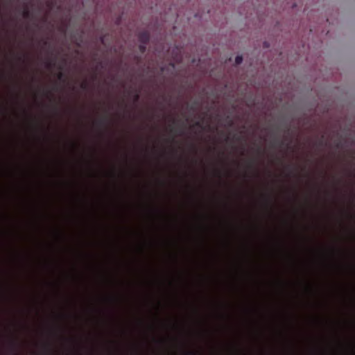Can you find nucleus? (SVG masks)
I'll return each instance as SVG.
<instances>
[{
  "mask_svg": "<svg viewBox=\"0 0 355 355\" xmlns=\"http://www.w3.org/2000/svg\"><path fill=\"white\" fill-rule=\"evenodd\" d=\"M176 123V121L175 119H173V124H175Z\"/></svg>",
  "mask_w": 355,
  "mask_h": 355,
  "instance_id": "26",
  "label": "nucleus"
},
{
  "mask_svg": "<svg viewBox=\"0 0 355 355\" xmlns=\"http://www.w3.org/2000/svg\"><path fill=\"white\" fill-rule=\"evenodd\" d=\"M11 346L13 349H15V346H16V343L13 341H12L11 343Z\"/></svg>",
  "mask_w": 355,
  "mask_h": 355,
  "instance_id": "19",
  "label": "nucleus"
},
{
  "mask_svg": "<svg viewBox=\"0 0 355 355\" xmlns=\"http://www.w3.org/2000/svg\"><path fill=\"white\" fill-rule=\"evenodd\" d=\"M205 214H201V355H205Z\"/></svg>",
  "mask_w": 355,
  "mask_h": 355,
  "instance_id": "3",
  "label": "nucleus"
},
{
  "mask_svg": "<svg viewBox=\"0 0 355 355\" xmlns=\"http://www.w3.org/2000/svg\"><path fill=\"white\" fill-rule=\"evenodd\" d=\"M46 355H51V352L49 350V348H46Z\"/></svg>",
  "mask_w": 355,
  "mask_h": 355,
  "instance_id": "22",
  "label": "nucleus"
},
{
  "mask_svg": "<svg viewBox=\"0 0 355 355\" xmlns=\"http://www.w3.org/2000/svg\"><path fill=\"white\" fill-rule=\"evenodd\" d=\"M139 50L141 53H144L146 51V44L141 43L139 46Z\"/></svg>",
  "mask_w": 355,
  "mask_h": 355,
  "instance_id": "10",
  "label": "nucleus"
},
{
  "mask_svg": "<svg viewBox=\"0 0 355 355\" xmlns=\"http://www.w3.org/2000/svg\"><path fill=\"white\" fill-rule=\"evenodd\" d=\"M322 145H323V141H320L318 142V146H322Z\"/></svg>",
  "mask_w": 355,
  "mask_h": 355,
  "instance_id": "23",
  "label": "nucleus"
},
{
  "mask_svg": "<svg viewBox=\"0 0 355 355\" xmlns=\"http://www.w3.org/2000/svg\"><path fill=\"white\" fill-rule=\"evenodd\" d=\"M229 304L222 298H217L214 302V313L218 318H223L230 312Z\"/></svg>",
  "mask_w": 355,
  "mask_h": 355,
  "instance_id": "6",
  "label": "nucleus"
},
{
  "mask_svg": "<svg viewBox=\"0 0 355 355\" xmlns=\"http://www.w3.org/2000/svg\"><path fill=\"white\" fill-rule=\"evenodd\" d=\"M106 121H107V118H106V117H104V118L101 119L98 121V124H99L100 125H105Z\"/></svg>",
  "mask_w": 355,
  "mask_h": 355,
  "instance_id": "12",
  "label": "nucleus"
},
{
  "mask_svg": "<svg viewBox=\"0 0 355 355\" xmlns=\"http://www.w3.org/2000/svg\"><path fill=\"white\" fill-rule=\"evenodd\" d=\"M22 16L25 19H28L31 17V12L29 9L28 8L27 5L25 6V8L22 12Z\"/></svg>",
  "mask_w": 355,
  "mask_h": 355,
  "instance_id": "8",
  "label": "nucleus"
},
{
  "mask_svg": "<svg viewBox=\"0 0 355 355\" xmlns=\"http://www.w3.org/2000/svg\"><path fill=\"white\" fill-rule=\"evenodd\" d=\"M196 126H198V125H200V122H198V121H196Z\"/></svg>",
  "mask_w": 355,
  "mask_h": 355,
  "instance_id": "24",
  "label": "nucleus"
},
{
  "mask_svg": "<svg viewBox=\"0 0 355 355\" xmlns=\"http://www.w3.org/2000/svg\"><path fill=\"white\" fill-rule=\"evenodd\" d=\"M223 279V275L221 272H219L216 275V281L217 282L218 284H220Z\"/></svg>",
  "mask_w": 355,
  "mask_h": 355,
  "instance_id": "9",
  "label": "nucleus"
},
{
  "mask_svg": "<svg viewBox=\"0 0 355 355\" xmlns=\"http://www.w3.org/2000/svg\"><path fill=\"white\" fill-rule=\"evenodd\" d=\"M253 166H254V162L252 161L250 162L248 164V167L253 168Z\"/></svg>",
  "mask_w": 355,
  "mask_h": 355,
  "instance_id": "18",
  "label": "nucleus"
},
{
  "mask_svg": "<svg viewBox=\"0 0 355 355\" xmlns=\"http://www.w3.org/2000/svg\"><path fill=\"white\" fill-rule=\"evenodd\" d=\"M224 152H218L215 166L213 170L214 177L217 179V186L220 187L227 184L224 180L225 174L229 175V173L226 168L225 160L224 159Z\"/></svg>",
  "mask_w": 355,
  "mask_h": 355,
  "instance_id": "4",
  "label": "nucleus"
},
{
  "mask_svg": "<svg viewBox=\"0 0 355 355\" xmlns=\"http://www.w3.org/2000/svg\"><path fill=\"white\" fill-rule=\"evenodd\" d=\"M243 62V56L242 55H237L235 58V64L236 65H239L241 64Z\"/></svg>",
  "mask_w": 355,
  "mask_h": 355,
  "instance_id": "11",
  "label": "nucleus"
},
{
  "mask_svg": "<svg viewBox=\"0 0 355 355\" xmlns=\"http://www.w3.org/2000/svg\"><path fill=\"white\" fill-rule=\"evenodd\" d=\"M261 147L259 146L257 147V153H261Z\"/></svg>",
  "mask_w": 355,
  "mask_h": 355,
  "instance_id": "20",
  "label": "nucleus"
},
{
  "mask_svg": "<svg viewBox=\"0 0 355 355\" xmlns=\"http://www.w3.org/2000/svg\"><path fill=\"white\" fill-rule=\"evenodd\" d=\"M139 41L144 44H147L150 40V35L147 31L141 32L138 35Z\"/></svg>",
  "mask_w": 355,
  "mask_h": 355,
  "instance_id": "7",
  "label": "nucleus"
},
{
  "mask_svg": "<svg viewBox=\"0 0 355 355\" xmlns=\"http://www.w3.org/2000/svg\"><path fill=\"white\" fill-rule=\"evenodd\" d=\"M214 202L218 213L215 216L214 230L220 238V250L215 254V259L218 266L221 263V252L228 247V241L223 236L225 227L228 223L226 213L229 209L228 205L222 193L216 191L214 194Z\"/></svg>",
  "mask_w": 355,
  "mask_h": 355,
  "instance_id": "1",
  "label": "nucleus"
},
{
  "mask_svg": "<svg viewBox=\"0 0 355 355\" xmlns=\"http://www.w3.org/2000/svg\"><path fill=\"white\" fill-rule=\"evenodd\" d=\"M196 343L200 342V185L198 175L196 174Z\"/></svg>",
  "mask_w": 355,
  "mask_h": 355,
  "instance_id": "2",
  "label": "nucleus"
},
{
  "mask_svg": "<svg viewBox=\"0 0 355 355\" xmlns=\"http://www.w3.org/2000/svg\"><path fill=\"white\" fill-rule=\"evenodd\" d=\"M103 41H104L103 37H101V42L102 43H103Z\"/></svg>",
  "mask_w": 355,
  "mask_h": 355,
  "instance_id": "27",
  "label": "nucleus"
},
{
  "mask_svg": "<svg viewBox=\"0 0 355 355\" xmlns=\"http://www.w3.org/2000/svg\"><path fill=\"white\" fill-rule=\"evenodd\" d=\"M44 45H47V44H48V42H47V41H44Z\"/></svg>",
  "mask_w": 355,
  "mask_h": 355,
  "instance_id": "25",
  "label": "nucleus"
},
{
  "mask_svg": "<svg viewBox=\"0 0 355 355\" xmlns=\"http://www.w3.org/2000/svg\"><path fill=\"white\" fill-rule=\"evenodd\" d=\"M139 98V95L138 94H136L134 97L135 101H137Z\"/></svg>",
  "mask_w": 355,
  "mask_h": 355,
  "instance_id": "17",
  "label": "nucleus"
},
{
  "mask_svg": "<svg viewBox=\"0 0 355 355\" xmlns=\"http://www.w3.org/2000/svg\"><path fill=\"white\" fill-rule=\"evenodd\" d=\"M196 355H200V346L198 343H196Z\"/></svg>",
  "mask_w": 355,
  "mask_h": 355,
  "instance_id": "15",
  "label": "nucleus"
},
{
  "mask_svg": "<svg viewBox=\"0 0 355 355\" xmlns=\"http://www.w3.org/2000/svg\"><path fill=\"white\" fill-rule=\"evenodd\" d=\"M51 66H52V64H51V62H49L46 64V67H47L48 68L51 67Z\"/></svg>",
  "mask_w": 355,
  "mask_h": 355,
  "instance_id": "21",
  "label": "nucleus"
},
{
  "mask_svg": "<svg viewBox=\"0 0 355 355\" xmlns=\"http://www.w3.org/2000/svg\"><path fill=\"white\" fill-rule=\"evenodd\" d=\"M227 331V327L221 324L216 327L214 334L216 338L214 347V355H222L223 352L224 343L219 340V338Z\"/></svg>",
  "mask_w": 355,
  "mask_h": 355,
  "instance_id": "5",
  "label": "nucleus"
},
{
  "mask_svg": "<svg viewBox=\"0 0 355 355\" xmlns=\"http://www.w3.org/2000/svg\"><path fill=\"white\" fill-rule=\"evenodd\" d=\"M280 145H281V146H282V145H284V142H283V141H281V142H280Z\"/></svg>",
  "mask_w": 355,
  "mask_h": 355,
  "instance_id": "28",
  "label": "nucleus"
},
{
  "mask_svg": "<svg viewBox=\"0 0 355 355\" xmlns=\"http://www.w3.org/2000/svg\"><path fill=\"white\" fill-rule=\"evenodd\" d=\"M64 78V73H62V72H59L58 74V78L59 80H62Z\"/></svg>",
  "mask_w": 355,
  "mask_h": 355,
  "instance_id": "14",
  "label": "nucleus"
},
{
  "mask_svg": "<svg viewBox=\"0 0 355 355\" xmlns=\"http://www.w3.org/2000/svg\"><path fill=\"white\" fill-rule=\"evenodd\" d=\"M170 132L175 134V133H177V130L173 126H171L170 128Z\"/></svg>",
  "mask_w": 355,
  "mask_h": 355,
  "instance_id": "16",
  "label": "nucleus"
},
{
  "mask_svg": "<svg viewBox=\"0 0 355 355\" xmlns=\"http://www.w3.org/2000/svg\"><path fill=\"white\" fill-rule=\"evenodd\" d=\"M80 87L83 89H87L88 87V83L86 82V81H84L81 83L80 85Z\"/></svg>",
  "mask_w": 355,
  "mask_h": 355,
  "instance_id": "13",
  "label": "nucleus"
}]
</instances>
